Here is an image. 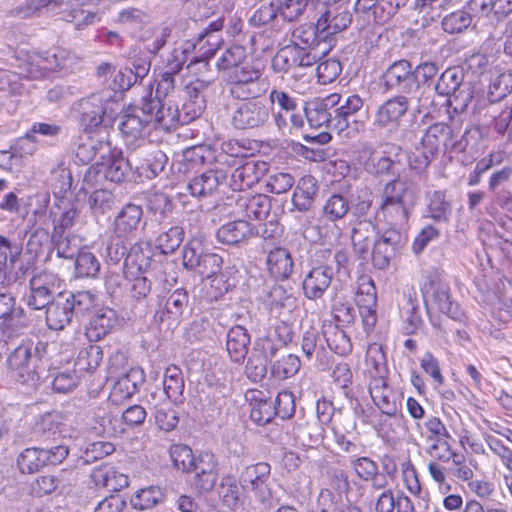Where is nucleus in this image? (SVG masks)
I'll list each match as a JSON object with an SVG mask.
<instances>
[{"instance_id": "nucleus-34", "label": "nucleus", "mask_w": 512, "mask_h": 512, "mask_svg": "<svg viewBox=\"0 0 512 512\" xmlns=\"http://www.w3.org/2000/svg\"><path fill=\"white\" fill-rule=\"evenodd\" d=\"M110 152L109 142L88 135L80 136L75 143V157L82 164L91 162L99 153L104 157Z\"/></svg>"}, {"instance_id": "nucleus-19", "label": "nucleus", "mask_w": 512, "mask_h": 512, "mask_svg": "<svg viewBox=\"0 0 512 512\" xmlns=\"http://www.w3.org/2000/svg\"><path fill=\"white\" fill-rule=\"evenodd\" d=\"M267 172L266 162L249 160L231 174V187L235 191L252 188Z\"/></svg>"}, {"instance_id": "nucleus-25", "label": "nucleus", "mask_w": 512, "mask_h": 512, "mask_svg": "<svg viewBox=\"0 0 512 512\" xmlns=\"http://www.w3.org/2000/svg\"><path fill=\"white\" fill-rule=\"evenodd\" d=\"M152 256L153 252L148 244L135 245L125 257L123 266L125 273L130 276L149 273L157 264Z\"/></svg>"}, {"instance_id": "nucleus-14", "label": "nucleus", "mask_w": 512, "mask_h": 512, "mask_svg": "<svg viewBox=\"0 0 512 512\" xmlns=\"http://www.w3.org/2000/svg\"><path fill=\"white\" fill-rule=\"evenodd\" d=\"M422 291L428 312L437 310L452 319L459 318V307L451 300L450 288L446 283L431 280L424 284Z\"/></svg>"}, {"instance_id": "nucleus-16", "label": "nucleus", "mask_w": 512, "mask_h": 512, "mask_svg": "<svg viewBox=\"0 0 512 512\" xmlns=\"http://www.w3.org/2000/svg\"><path fill=\"white\" fill-rule=\"evenodd\" d=\"M236 206L250 220L266 221L271 226L276 225L275 216H271V198L264 194L251 195L244 193L236 198Z\"/></svg>"}, {"instance_id": "nucleus-10", "label": "nucleus", "mask_w": 512, "mask_h": 512, "mask_svg": "<svg viewBox=\"0 0 512 512\" xmlns=\"http://www.w3.org/2000/svg\"><path fill=\"white\" fill-rule=\"evenodd\" d=\"M270 476V465L266 462H258L244 468L240 474L239 483L242 489L251 492L261 503L267 504L272 498Z\"/></svg>"}, {"instance_id": "nucleus-37", "label": "nucleus", "mask_w": 512, "mask_h": 512, "mask_svg": "<svg viewBox=\"0 0 512 512\" xmlns=\"http://www.w3.org/2000/svg\"><path fill=\"white\" fill-rule=\"evenodd\" d=\"M439 72V66L434 62H421L413 68L414 78V97L418 102H422V97L430 91V83Z\"/></svg>"}, {"instance_id": "nucleus-58", "label": "nucleus", "mask_w": 512, "mask_h": 512, "mask_svg": "<svg viewBox=\"0 0 512 512\" xmlns=\"http://www.w3.org/2000/svg\"><path fill=\"white\" fill-rule=\"evenodd\" d=\"M184 234L183 227L172 226L158 235L156 239L157 247L163 254L174 253L183 242Z\"/></svg>"}, {"instance_id": "nucleus-39", "label": "nucleus", "mask_w": 512, "mask_h": 512, "mask_svg": "<svg viewBox=\"0 0 512 512\" xmlns=\"http://www.w3.org/2000/svg\"><path fill=\"white\" fill-rule=\"evenodd\" d=\"M91 479L96 486L107 488L110 491H116L128 484V478L116 472L108 464L94 468L91 473Z\"/></svg>"}, {"instance_id": "nucleus-31", "label": "nucleus", "mask_w": 512, "mask_h": 512, "mask_svg": "<svg viewBox=\"0 0 512 512\" xmlns=\"http://www.w3.org/2000/svg\"><path fill=\"white\" fill-rule=\"evenodd\" d=\"M252 236V227L246 220H234L218 228L216 237L219 242L227 245H238Z\"/></svg>"}, {"instance_id": "nucleus-1", "label": "nucleus", "mask_w": 512, "mask_h": 512, "mask_svg": "<svg viewBox=\"0 0 512 512\" xmlns=\"http://www.w3.org/2000/svg\"><path fill=\"white\" fill-rule=\"evenodd\" d=\"M48 344L24 339L10 351L6 358L7 373L11 379L23 384L34 383L39 375L38 369L47 355Z\"/></svg>"}, {"instance_id": "nucleus-52", "label": "nucleus", "mask_w": 512, "mask_h": 512, "mask_svg": "<svg viewBox=\"0 0 512 512\" xmlns=\"http://www.w3.org/2000/svg\"><path fill=\"white\" fill-rule=\"evenodd\" d=\"M28 326V318L20 306H16L8 316L0 323V331L3 337L12 338L17 336Z\"/></svg>"}, {"instance_id": "nucleus-61", "label": "nucleus", "mask_w": 512, "mask_h": 512, "mask_svg": "<svg viewBox=\"0 0 512 512\" xmlns=\"http://www.w3.org/2000/svg\"><path fill=\"white\" fill-rule=\"evenodd\" d=\"M75 270L79 277L95 278L100 272V262L92 252L81 250L76 256Z\"/></svg>"}, {"instance_id": "nucleus-54", "label": "nucleus", "mask_w": 512, "mask_h": 512, "mask_svg": "<svg viewBox=\"0 0 512 512\" xmlns=\"http://www.w3.org/2000/svg\"><path fill=\"white\" fill-rule=\"evenodd\" d=\"M219 495L223 505L231 510H237L240 505V488L234 476L226 475L221 479Z\"/></svg>"}, {"instance_id": "nucleus-60", "label": "nucleus", "mask_w": 512, "mask_h": 512, "mask_svg": "<svg viewBox=\"0 0 512 512\" xmlns=\"http://www.w3.org/2000/svg\"><path fill=\"white\" fill-rule=\"evenodd\" d=\"M246 51L242 46H232L226 49L216 62L219 71H224L227 75L236 67L246 61Z\"/></svg>"}, {"instance_id": "nucleus-59", "label": "nucleus", "mask_w": 512, "mask_h": 512, "mask_svg": "<svg viewBox=\"0 0 512 512\" xmlns=\"http://www.w3.org/2000/svg\"><path fill=\"white\" fill-rule=\"evenodd\" d=\"M362 152L364 155L368 156L364 165L370 173L383 174L388 173L391 170L393 161L389 156L375 151L368 145L363 147Z\"/></svg>"}, {"instance_id": "nucleus-26", "label": "nucleus", "mask_w": 512, "mask_h": 512, "mask_svg": "<svg viewBox=\"0 0 512 512\" xmlns=\"http://www.w3.org/2000/svg\"><path fill=\"white\" fill-rule=\"evenodd\" d=\"M144 98L145 100H156L158 102V105L153 110L151 109L150 122H152L153 129L170 130L177 125H182L180 111L177 106L166 104L161 99L153 97L152 91Z\"/></svg>"}, {"instance_id": "nucleus-44", "label": "nucleus", "mask_w": 512, "mask_h": 512, "mask_svg": "<svg viewBox=\"0 0 512 512\" xmlns=\"http://www.w3.org/2000/svg\"><path fill=\"white\" fill-rule=\"evenodd\" d=\"M187 52V48L181 51L174 50L173 57L176 63H170V71H167L161 75L156 87V95L154 97L161 98L167 96L175 88L174 74L178 73L184 62L186 61L184 54Z\"/></svg>"}, {"instance_id": "nucleus-9", "label": "nucleus", "mask_w": 512, "mask_h": 512, "mask_svg": "<svg viewBox=\"0 0 512 512\" xmlns=\"http://www.w3.org/2000/svg\"><path fill=\"white\" fill-rule=\"evenodd\" d=\"M352 22V13L347 4L333 2L325 6L317 19L320 38L332 46L333 36L346 30Z\"/></svg>"}, {"instance_id": "nucleus-23", "label": "nucleus", "mask_w": 512, "mask_h": 512, "mask_svg": "<svg viewBox=\"0 0 512 512\" xmlns=\"http://www.w3.org/2000/svg\"><path fill=\"white\" fill-rule=\"evenodd\" d=\"M80 211L74 203L64 197L57 198L49 209L48 218L53 224L52 232H65L74 226Z\"/></svg>"}, {"instance_id": "nucleus-18", "label": "nucleus", "mask_w": 512, "mask_h": 512, "mask_svg": "<svg viewBox=\"0 0 512 512\" xmlns=\"http://www.w3.org/2000/svg\"><path fill=\"white\" fill-rule=\"evenodd\" d=\"M369 393L381 413L388 418H395L398 411V398L383 375H376L369 383Z\"/></svg>"}, {"instance_id": "nucleus-63", "label": "nucleus", "mask_w": 512, "mask_h": 512, "mask_svg": "<svg viewBox=\"0 0 512 512\" xmlns=\"http://www.w3.org/2000/svg\"><path fill=\"white\" fill-rule=\"evenodd\" d=\"M330 332L324 331V337L329 348L334 353L339 355H346L351 352L352 344L349 337L342 329L336 326H330Z\"/></svg>"}, {"instance_id": "nucleus-38", "label": "nucleus", "mask_w": 512, "mask_h": 512, "mask_svg": "<svg viewBox=\"0 0 512 512\" xmlns=\"http://www.w3.org/2000/svg\"><path fill=\"white\" fill-rule=\"evenodd\" d=\"M73 317L71 308L62 297L53 300L46 309V323L51 330L64 329Z\"/></svg>"}, {"instance_id": "nucleus-11", "label": "nucleus", "mask_w": 512, "mask_h": 512, "mask_svg": "<svg viewBox=\"0 0 512 512\" xmlns=\"http://www.w3.org/2000/svg\"><path fill=\"white\" fill-rule=\"evenodd\" d=\"M356 303L366 333H370L377 323V291L372 278L361 275L357 280Z\"/></svg>"}, {"instance_id": "nucleus-6", "label": "nucleus", "mask_w": 512, "mask_h": 512, "mask_svg": "<svg viewBox=\"0 0 512 512\" xmlns=\"http://www.w3.org/2000/svg\"><path fill=\"white\" fill-rule=\"evenodd\" d=\"M241 100L231 114V125L237 130L258 129L270 120V109L261 96L236 98Z\"/></svg>"}, {"instance_id": "nucleus-3", "label": "nucleus", "mask_w": 512, "mask_h": 512, "mask_svg": "<svg viewBox=\"0 0 512 512\" xmlns=\"http://www.w3.org/2000/svg\"><path fill=\"white\" fill-rule=\"evenodd\" d=\"M464 70L459 66L447 68L434 85L435 92L449 98V103L456 112L466 111L473 99V90L464 82Z\"/></svg>"}, {"instance_id": "nucleus-33", "label": "nucleus", "mask_w": 512, "mask_h": 512, "mask_svg": "<svg viewBox=\"0 0 512 512\" xmlns=\"http://www.w3.org/2000/svg\"><path fill=\"white\" fill-rule=\"evenodd\" d=\"M249 344L250 336L244 327L236 325L229 329L226 350L233 362L242 363L245 360Z\"/></svg>"}, {"instance_id": "nucleus-28", "label": "nucleus", "mask_w": 512, "mask_h": 512, "mask_svg": "<svg viewBox=\"0 0 512 512\" xmlns=\"http://www.w3.org/2000/svg\"><path fill=\"white\" fill-rule=\"evenodd\" d=\"M227 179L224 170H208L199 176L194 177L187 185V189L194 197H205L217 190L219 185Z\"/></svg>"}, {"instance_id": "nucleus-45", "label": "nucleus", "mask_w": 512, "mask_h": 512, "mask_svg": "<svg viewBox=\"0 0 512 512\" xmlns=\"http://www.w3.org/2000/svg\"><path fill=\"white\" fill-rule=\"evenodd\" d=\"M223 28V20L217 19L212 21L201 33L198 35L197 43H187V51L189 48H196L199 46V51L207 49L208 56H214L215 51L219 44V37L215 34L220 32Z\"/></svg>"}, {"instance_id": "nucleus-12", "label": "nucleus", "mask_w": 512, "mask_h": 512, "mask_svg": "<svg viewBox=\"0 0 512 512\" xmlns=\"http://www.w3.org/2000/svg\"><path fill=\"white\" fill-rule=\"evenodd\" d=\"M350 209V201L344 194L332 193L329 195L320 209V217L324 223L317 227L319 233L324 229L325 237H328L329 232L337 238L340 237L342 232L337 223L345 219Z\"/></svg>"}, {"instance_id": "nucleus-42", "label": "nucleus", "mask_w": 512, "mask_h": 512, "mask_svg": "<svg viewBox=\"0 0 512 512\" xmlns=\"http://www.w3.org/2000/svg\"><path fill=\"white\" fill-rule=\"evenodd\" d=\"M426 217L436 222L447 223L450 220L452 207L446 200V195L442 191H433L427 196Z\"/></svg>"}, {"instance_id": "nucleus-2", "label": "nucleus", "mask_w": 512, "mask_h": 512, "mask_svg": "<svg viewBox=\"0 0 512 512\" xmlns=\"http://www.w3.org/2000/svg\"><path fill=\"white\" fill-rule=\"evenodd\" d=\"M412 194L406 181L400 178L389 181L382 190L378 216L382 215L393 226L407 224L414 204Z\"/></svg>"}, {"instance_id": "nucleus-40", "label": "nucleus", "mask_w": 512, "mask_h": 512, "mask_svg": "<svg viewBox=\"0 0 512 512\" xmlns=\"http://www.w3.org/2000/svg\"><path fill=\"white\" fill-rule=\"evenodd\" d=\"M363 107V100L357 94H352L346 97L344 102L339 107H335L333 130L338 133L344 132L348 128V118L354 115Z\"/></svg>"}, {"instance_id": "nucleus-49", "label": "nucleus", "mask_w": 512, "mask_h": 512, "mask_svg": "<svg viewBox=\"0 0 512 512\" xmlns=\"http://www.w3.org/2000/svg\"><path fill=\"white\" fill-rule=\"evenodd\" d=\"M269 100L272 105L278 106L280 112L275 115V122L278 128L286 126V116L297 109V101L291 97L287 92L282 90L273 89L269 94Z\"/></svg>"}, {"instance_id": "nucleus-32", "label": "nucleus", "mask_w": 512, "mask_h": 512, "mask_svg": "<svg viewBox=\"0 0 512 512\" xmlns=\"http://www.w3.org/2000/svg\"><path fill=\"white\" fill-rule=\"evenodd\" d=\"M116 313L110 308L97 310L86 327V336L90 341L104 338L116 323Z\"/></svg>"}, {"instance_id": "nucleus-46", "label": "nucleus", "mask_w": 512, "mask_h": 512, "mask_svg": "<svg viewBox=\"0 0 512 512\" xmlns=\"http://www.w3.org/2000/svg\"><path fill=\"white\" fill-rule=\"evenodd\" d=\"M293 435L300 445L313 448L322 439V427L317 422H299L293 427Z\"/></svg>"}, {"instance_id": "nucleus-24", "label": "nucleus", "mask_w": 512, "mask_h": 512, "mask_svg": "<svg viewBox=\"0 0 512 512\" xmlns=\"http://www.w3.org/2000/svg\"><path fill=\"white\" fill-rule=\"evenodd\" d=\"M421 148H425L434 157H437L440 148L445 149L454 146L453 130L444 123H435L429 126L420 141Z\"/></svg>"}, {"instance_id": "nucleus-50", "label": "nucleus", "mask_w": 512, "mask_h": 512, "mask_svg": "<svg viewBox=\"0 0 512 512\" xmlns=\"http://www.w3.org/2000/svg\"><path fill=\"white\" fill-rule=\"evenodd\" d=\"M486 117L489 125L499 134L507 133L510 138V128H512V107H505L499 111V106L490 104L487 108Z\"/></svg>"}, {"instance_id": "nucleus-17", "label": "nucleus", "mask_w": 512, "mask_h": 512, "mask_svg": "<svg viewBox=\"0 0 512 512\" xmlns=\"http://www.w3.org/2000/svg\"><path fill=\"white\" fill-rule=\"evenodd\" d=\"M342 96L332 93L325 98H317L308 103L305 108V115L312 128L327 127L333 129L334 108L340 104Z\"/></svg>"}, {"instance_id": "nucleus-20", "label": "nucleus", "mask_w": 512, "mask_h": 512, "mask_svg": "<svg viewBox=\"0 0 512 512\" xmlns=\"http://www.w3.org/2000/svg\"><path fill=\"white\" fill-rule=\"evenodd\" d=\"M143 219V209L134 203L125 204L113 221L114 232L119 238L132 237L139 229Z\"/></svg>"}, {"instance_id": "nucleus-22", "label": "nucleus", "mask_w": 512, "mask_h": 512, "mask_svg": "<svg viewBox=\"0 0 512 512\" xmlns=\"http://www.w3.org/2000/svg\"><path fill=\"white\" fill-rule=\"evenodd\" d=\"M80 123L85 132L95 131L103 122L107 112L101 95H91L82 99L78 104Z\"/></svg>"}, {"instance_id": "nucleus-53", "label": "nucleus", "mask_w": 512, "mask_h": 512, "mask_svg": "<svg viewBox=\"0 0 512 512\" xmlns=\"http://www.w3.org/2000/svg\"><path fill=\"white\" fill-rule=\"evenodd\" d=\"M323 39L320 38V31L317 23L315 25L302 24L293 29L291 43L297 46L306 47L307 50L319 46Z\"/></svg>"}, {"instance_id": "nucleus-57", "label": "nucleus", "mask_w": 512, "mask_h": 512, "mask_svg": "<svg viewBox=\"0 0 512 512\" xmlns=\"http://www.w3.org/2000/svg\"><path fill=\"white\" fill-rule=\"evenodd\" d=\"M102 359V348L97 344H90L79 351L75 361V367L79 371H92L100 365Z\"/></svg>"}, {"instance_id": "nucleus-43", "label": "nucleus", "mask_w": 512, "mask_h": 512, "mask_svg": "<svg viewBox=\"0 0 512 512\" xmlns=\"http://www.w3.org/2000/svg\"><path fill=\"white\" fill-rule=\"evenodd\" d=\"M165 499V493L159 486H148L137 490L131 497L132 507L139 511L152 509Z\"/></svg>"}, {"instance_id": "nucleus-62", "label": "nucleus", "mask_w": 512, "mask_h": 512, "mask_svg": "<svg viewBox=\"0 0 512 512\" xmlns=\"http://www.w3.org/2000/svg\"><path fill=\"white\" fill-rule=\"evenodd\" d=\"M163 387L167 397L172 401H177L182 396L184 380L181 371L177 367L173 366L166 369Z\"/></svg>"}, {"instance_id": "nucleus-13", "label": "nucleus", "mask_w": 512, "mask_h": 512, "mask_svg": "<svg viewBox=\"0 0 512 512\" xmlns=\"http://www.w3.org/2000/svg\"><path fill=\"white\" fill-rule=\"evenodd\" d=\"M385 91H397L400 95L414 97V78L412 64L405 59L393 62L382 75Z\"/></svg>"}, {"instance_id": "nucleus-15", "label": "nucleus", "mask_w": 512, "mask_h": 512, "mask_svg": "<svg viewBox=\"0 0 512 512\" xmlns=\"http://www.w3.org/2000/svg\"><path fill=\"white\" fill-rule=\"evenodd\" d=\"M192 483L200 492H209L215 486L218 479V463L215 455L211 452H201L194 459L191 470Z\"/></svg>"}, {"instance_id": "nucleus-51", "label": "nucleus", "mask_w": 512, "mask_h": 512, "mask_svg": "<svg viewBox=\"0 0 512 512\" xmlns=\"http://www.w3.org/2000/svg\"><path fill=\"white\" fill-rule=\"evenodd\" d=\"M401 316L403 320V331L407 335L416 333L423 325V320L419 313V304L416 299H413L411 294L402 307Z\"/></svg>"}, {"instance_id": "nucleus-55", "label": "nucleus", "mask_w": 512, "mask_h": 512, "mask_svg": "<svg viewBox=\"0 0 512 512\" xmlns=\"http://www.w3.org/2000/svg\"><path fill=\"white\" fill-rule=\"evenodd\" d=\"M45 455L43 448H26L20 453L17 459V465L22 473H34L39 471L45 464Z\"/></svg>"}, {"instance_id": "nucleus-64", "label": "nucleus", "mask_w": 512, "mask_h": 512, "mask_svg": "<svg viewBox=\"0 0 512 512\" xmlns=\"http://www.w3.org/2000/svg\"><path fill=\"white\" fill-rule=\"evenodd\" d=\"M88 203L94 214H105L115 205V196L107 189H95L90 193Z\"/></svg>"}, {"instance_id": "nucleus-21", "label": "nucleus", "mask_w": 512, "mask_h": 512, "mask_svg": "<svg viewBox=\"0 0 512 512\" xmlns=\"http://www.w3.org/2000/svg\"><path fill=\"white\" fill-rule=\"evenodd\" d=\"M334 277L333 268L328 265L313 267L304 277L302 287L308 299H319L331 285Z\"/></svg>"}, {"instance_id": "nucleus-30", "label": "nucleus", "mask_w": 512, "mask_h": 512, "mask_svg": "<svg viewBox=\"0 0 512 512\" xmlns=\"http://www.w3.org/2000/svg\"><path fill=\"white\" fill-rule=\"evenodd\" d=\"M318 182L312 175L301 177L293 192L292 203L294 207L301 212L309 211L318 194Z\"/></svg>"}, {"instance_id": "nucleus-4", "label": "nucleus", "mask_w": 512, "mask_h": 512, "mask_svg": "<svg viewBox=\"0 0 512 512\" xmlns=\"http://www.w3.org/2000/svg\"><path fill=\"white\" fill-rule=\"evenodd\" d=\"M204 242V235L191 237L183 248L182 261L186 269L210 278L221 270L223 260L220 255L208 251Z\"/></svg>"}, {"instance_id": "nucleus-48", "label": "nucleus", "mask_w": 512, "mask_h": 512, "mask_svg": "<svg viewBox=\"0 0 512 512\" xmlns=\"http://www.w3.org/2000/svg\"><path fill=\"white\" fill-rule=\"evenodd\" d=\"M375 226L371 221H359L352 230V244L356 253L366 254L373 242Z\"/></svg>"}, {"instance_id": "nucleus-5", "label": "nucleus", "mask_w": 512, "mask_h": 512, "mask_svg": "<svg viewBox=\"0 0 512 512\" xmlns=\"http://www.w3.org/2000/svg\"><path fill=\"white\" fill-rule=\"evenodd\" d=\"M158 105L156 100H145L138 106L127 107L120 116L119 129L127 144L144 142L146 131L153 129L151 120V109Z\"/></svg>"}, {"instance_id": "nucleus-8", "label": "nucleus", "mask_w": 512, "mask_h": 512, "mask_svg": "<svg viewBox=\"0 0 512 512\" xmlns=\"http://www.w3.org/2000/svg\"><path fill=\"white\" fill-rule=\"evenodd\" d=\"M409 106L407 96L394 95L388 98L376 108L373 115V126L377 130L389 134L397 132L409 110Z\"/></svg>"}, {"instance_id": "nucleus-47", "label": "nucleus", "mask_w": 512, "mask_h": 512, "mask_svg": "<svg viewBox=\"0 0 512 512\" xmlns=\"http://www.w3.org/2000/svg\"><path fill=\"white\" fill-rule=\"evenodd\" d=\"M301 368L297 355L287 354L269 365L270 375L276 380H286L296 375Z\"/></svg>"}, {"instance_id": "nucleus-36", "label": "nucleus", "mask_w": 512, "mask_h": 512, "mask_svg": "<svg viewBox=\"0 0 512 512\" xmlns=\"http://www.w3.org/2000/svg\"><path fill=\"white\" fill-rule=\"evenodd\" d=\"M266 264L269 273L276 279H287L294 266L291 254L282 247H276L268 253Z\"/></svg>"}, {"instance_id": "nucleus-35", "label": "nucleus", "mask_w": 512, "mask_h": 512, "mask_svg": "<svg viewBox=\"0 0 512 512\" xmlns=\"http://www.w3.org/2000/svg\"><path fill=\"white\" fill-rule=\"evenodd\" d=\"M63 417L58 412H49L41 416L33 430L34 437L38 441L56 440L62 436Z\"/></svg>"}, {"instance_id": "nucleus-29", "label": "nucleus", "mask_w": 512, "mask_h": 512, "mask_svg": "<svg viewBox=\"0 0 512 512\" xmlns=\"http://www.w3.org/2000/svg\"><path fill=\"white\" fill-rule=\"evenodd\" d=\"M45 68L51 71L72 72L80 63L77 55L67 48L53 47L40 56Z\"/></svg>"}, {"instance_id": "nucleus-56", "label": "nucleus", "mask_w": 512, "mask_h": 512, "mask_svg": "<svg viewBox=\"0 0 512 512\" xmlns=\"http://www.w3.org/2000/svg\"><path fill=\"white\" fill-rule=\"evenodd\" d=\"M51 242L57 256L60 258L73 259L80 252L77 239L73 235L64 232H52Z\"/></svg>"}, {"instance_id": "nucleus-41", "label": "nucleus", "mask_w": 512, "mask_h": 512, "mask_svg": "<svg viewBox=\"0 0 512 512\" xmlns=\"http://www.w3.org/2000/svg\"><path fill=\"white\" fill-rule=\"evenodd\" d=\"M137 156L138 152H134L130 155L131 159H126L121 152H112L104 171V177L111 182H123L128 176L129 171L133 169L132 159L135 160Z\"/></svg>"}, {"instance_id": "nucleus-7", "label": "nucleus", "mask_w": 512, "mask_h": 512, "mask_svg": "<svg viewBox=\"0 0 512 512\" xmlns=\"http://www.w3.org/2000/svg\"><path fill=\"white\" fill-rule=\"evenodd\" d=\"M233 98H247L248 96H262L268 90V82L262 78L260 70L252 67L247 61L236 67L227 75Z\"/></svg>"}, {"instance_id": "nucleus-27", "label": "nucleus", "mask_w": 512, "mask_h": 512, "mask_svg": "<svg viewBox=\"0 0 512 512\" xmlns=\"http://www.w3.org/2000/svg\"><path fill=\"white\" fill-rule=\"evenodd\" d=\"M144 382L142 370L131 368L124 375L119 377L110 392V398L113 402H123L131 398Z\"/></svg>"}]
</instances>
